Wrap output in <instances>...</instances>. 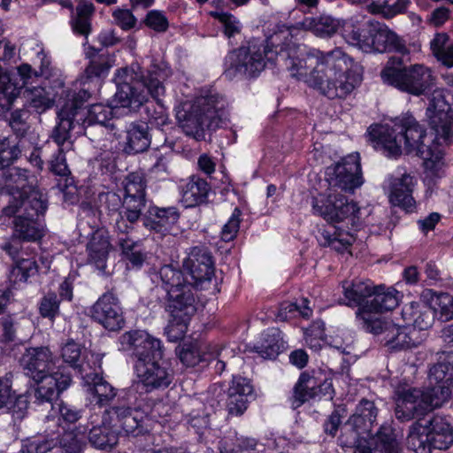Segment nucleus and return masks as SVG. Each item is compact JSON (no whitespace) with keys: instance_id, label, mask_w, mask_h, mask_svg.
I'll return each instance as SVG.
<instances>
[{"instance_id":"obj_1","label":"nucleus","mask_w":453,"mask_h":453,"mask_svg":"<svg viewBox=\"0 0 453 453\" xmlns=\"http://www.w3.org/2000/svg\"><path fill=\"white\" fill-rule=\"evenodd\" d=\"M393 126L372 125L367 130L369 140L376 150H382L388 157H396L402 153V147L407 154L416 152L424 160L425 180L434 184L445 174L443 152L438 147L423 144L426 131L409 114L397 117Z\"/></svg>"},{"instance_id":"obj_2","label":"nucleus","mask_w":453,"mask_h":453,"mask_svg":"<svg viewBox=\"0 0 453 453\" xmlns=\"http://www.w3.org/2000/svg\"><path fill=\"white\" fill-rule=\"evenodd\" d=\"M352 59L341 49L323 53L311 50L303 58H288L286 69L329 99L345 98L355 88L348 72Z\"/></svg>"},{"instance_id":"obj_3","label":"nucleus","mask_w":453,"mask_h":453,"mask_svg":"<svg viewBox=\"0 0 453 453\" xmlns=\"http://www.w3.org/2000/svg\"><path fill=\"white\" fill-rule=\"evenodd\" d=\"M166 76L165 70L157 65H151L145 72L137 63L121 68L115 74V99L120 107L136 111L148 103V96L150 95L157 101V106L146 105L148 121L152 126L162 127L169 122L168 114L159 99L165 94L163 81Z\"/></svg>"},{"instance_id":"obj_4","label":"nucleus","mask_w":453,"mask_h":453,"mask_svg":"<svg viewBox=\"0 0 453 453\" xmlns=\"http://www.w3.org/2000/svg\"><path fill=\"white\" fill-rule=\"evenodd\" d=\"M35 181L26 169L12 166L0 169V193L11 196L2 210V224L13 226H42L44 224L47 200Z\"/></svg>"},{"instance_id":"obj_5","label":"nucleus","mask_w":453,"mask_h":453,"mask_svg":"<svg viewBox=\"0 0 453 453\" xmlns=\"http://www.w3.org/2000/svg\"><path fill=\"white\" fill-rule=\"evenodd\" d=\"M325 179L328 184L327 195L312 199L314 213L328 222H341L344 219L351 218L353 225L359 208L357 203L349 202L343 195L338 194V191L352 193L363 184L358 157L349 155L327 166L325 171Z\"/></svg>"},{"instance_id":"obj_6","label":"nucleus","mask_w":453,"mask_h":453,"mask_svg":"<svg viewBox=\"0 0 453 453\" xmlns=\"http://www.w3.org/2000/svg\"><path fill=\"white\" fill-rule=\"evenodd\" d=\"M20 365L25 374L37 385L34 396L38 404L52 403L72 383V376L65 367L58 366L55 370L52 353L48 347L27 349Z\"/></svg>"},{"instance_id":"obj_7","label":"nucleus","mask_w":453,"mask_h":453,"mask_svg":"<svg viewBox=\"0 0 453 453\" xmlns=\"http://www.w3.org/2000/svg\"><path fill=\"white\" fill-rule=\"evenodd\" d=\"M286 53L273 50L268 41L250 40L246 45L230 51L225 58L224 74L228 79L241 77L251 79L257 77L265 68L267 63L275 62L286 67Z\"/></svg>"},{"instance_id":"obj_8","label":"nucleus","mask_w":453,"mask_h":453,"mask_svg":"<svg viewBox=\"0 0 453 453\" xmlns=\"http://www.w3.org/2000/svg\"><path fill=\"white\" fill-rule=\"evenodd\" d=\"M226 99L217 92L198 97L188 111H178L183 132L196 141L205 139L206 130H216L226 119Z\"/></svg>"},{"instance_id":"obj_9","label":"nucleus","mask_w":453,"mask_h":453,"mask_svg":"<svg viewBox=\"0 0 453 453\" xmlns=\"http://www.w3.org/2000/svg\"><path fill=\"white\" fill-rule=\"evenodd\" d=\"M402 64L401 58H390L380 73L384 83L415 96L435 90L436 77L431 68L421 64L403 67L395 66Z\"/></svg>"},{"instance_id":"obj_10","label":"nucleus","mask_w":453,"mask_h":453,"mask_svg":"<svg viewBox=\"0 0 453 453\" xmlns=\"http://www.w3.org/2000/svg\"><path fill=\"white\" fill-rule=\"evenodd\" d=\"M407 442L416 453L446 450L453 444V426L447 417L438 414L419 418L410 426Z\"/></svg>"},{"instance_id":"obj_11","label":"nucleus","mask_w":453,"mask_h":453,"mask_svg":"<svg viewBox=\"0 0 453 453\" xmlns=\"http://www.w3.org/2000/svg\"><path fill=\"white\" fill-rule=\"evenodd\" d=\"M109 414L115 426L121 428L126 435L142 436L151 430V420L148 412L142 408V399L132 388L110 408Z\"/></svg>"},{"instance_id":"obj_12","label":"nucleus","mask_w":453,"mask_h":453,"mask_svg":"<svg viewBox=\"0 0 453 453\" xmlns=\"http://www.w3.org/2000/svg\"><path fill=\"white\" fill-rule=\"evenodd\" d=\"M193 288L172 290L165 296V310L169 314L166 327L169 337L178 340L183 337L188 323L196 312V297Z\"/></svg>"},{"instance_id":"obj_13","label":"nucleus","mask_w":453,"mask_h":453,"mask_svg":"<svg viewBox=\"0 0 453 453\" xmlns=\"http://www.w3.org/2000/svg\"><path fill=\"white\" fill-rule=\"evenodd\" d=\"M119 349L129 352L134 358V368L164 357L162 342L143 330L125 332L119 336Z\"/></svg>"},{"instance_id":"obj_14","label":"nucleus","mask_w":453,"mask_h":453,"mask_svg":"<svg viewBox=\"0 0 453 453\" xmlns=\"http://www.w3.org/2000/svg\"><path fill=\"white\" fill-rule=\"evenodd\" d=\"M69 96L58 113V122L50 134V138L58 148H63L66 142H69L71 130L74 128L75 123L79 124L82 119V118H77L80 115V110L90 98L91 94L87 88H81Z\"/></svg>"},{"instance_id":"obj_15","label":"nucleus","mask_w":453,"mask_h":453,"mask_svg":"<svg viewBox=\"0 0 453 453\" xmlns=\"http://www.w3.org/2000/svg\"><path fill=\"white\" fill-rule=\"evenodd\" d=\"M430 127L435 132L440 144L453 142V110L446 101L442 90H434L426 110Z\"/></svg>"},{"instance_id":"obj_16","label":"nucleus","mask_w":453,"mask_h":453,"mask_svg":"<svg viewBox=\"0 0 453 453\" xmlns=\"http://www.w3.org/2000/svg\"><path fill=\"white\" fill-rule=\"evenodd\" d=\"M93 321L109 332H119L126 326L121 303L111 292L103 294L89 310Z\"/></svg>"},{"instance_id":"obj_17","label":"nucleus","mask_w":453,"mask_h":453,"mask_svg":"<svg viewBox=\"0 0 453 453\" xmlns=\"http://www.w3.org/2000/svg\"><path fill=\"white\" fill-rule=\"evenodd\" d=\"M400 293L394 288L376 286L370 300L357 311L358 325L371 323L375 319H382L380 313L395 309L399 303Z\"/></svg>"},{"instance_id":"obj_18","label":"nucleus","mask_w":453,"mask_h":453,"mask_svg":"<svg viewBox=\"0 0 453 453\" xmlns=\"http://www.w3.org/2000/svg\"><path fill=\"white\" fill-rule=\"evenodd\" d=\"M140 384L146 393L167 388L174 379L171 365L162 359L142 364L134 368Z\"/></svg>"},{"instance_id":"obj_19","label":"nucleus","mask_w":453,"mask_h":453,"mask_svg":"<svg viewBox=\"0 0 453 453\" xmlns=\"http://www.w3.org/2000/svg\"><path fill=\"white\" fill-rule=\"evenodd\" d=\"M395 415L400 422L422 418L427 411L423 391L417 388H398L395 392Z\"/></svg>"},{"instance_id":"obj_20","label":"nucleus","mask_w":453,"mask_h":453,"mask_svg":"<svg viewBox=\"0 0 453 453\" xmlns=\"http://www.w3.org/2000/svg\"><path fill=\"white\" fill-rule=\"evenodd\" d=\"M334 388L331 380L319 381L316 377L311 376L306 372H302L296 384L294 387L293 396L291 397V407L297 409L305 402L327 396L332 399L334 396Z\"/></svg>"},{"instance_id":"obj_21","label":"nucleus","mask_w":453,"mask_h":453,"mask_svg":"<svg viewBox=\"0 0 453 453\" xmlns=\"http://www.w3.org/2000/svg\"><path fill=\"white\" fill-rule=\"evenodd\" d=\"M184 269L191 277L192 287H200L211 281L214 275V262L211 252L203 247L192 248L188 257L183 261Z\"/></svg>"},{"instance_id":"obj_22","label":"nucleus","mask_w":453,"mask_h":453,"mask_svg":"<svg viewBox=\"0 0 453 453\" xmlns=\"http://www.w3.org/2000/svg\"><path fill=\"white\" fill-rule=\"evenodd\" d=\"M112 110L107 105L95 104L90 105L81 120L86 125L84 134L94 143L99 145L107 133L108 122L111 119Z\"/></svg>"},{"instance_id":"obj_23","label":"nucleus","mask_w":453,"mask_h":453,"mask_svg":"<svg viewBox=\"0 0 453 453\" xmlns=\"http://www.w3.org/2000/svg\"><path fill=\"white\" fill-rule=\"evenodd\" d=\"M253 386L241 376H234L227 389L226 408L229 415L242 416L248 408L249 398L252 396Z\"/></svg>"},{"instance_id":"obj_24","label":"nucleus","mask_w":453,"mask_h":453,"mask_svg":"<svg viewBox=\"0 0 453 453\" xmlns=\"http://www.w3.org/2000/svg\"><path fill=\"white\" fill-rule=\"evenodd\" d=\"M414 178L407 173L389 178V201L395 206H399L406 212L412 211L415 200L412 196Z\"/></svg>"},{"instance_id":"obj_25","label":"nucleus","mask_w":453,"mask_h":453,"mask_svg":"<svg viewBox=\"0 0 453 453\" xmlns=\"http://www.w3.org/2000/svg\"><path fill=\"white\" fill-rule=\"evenodd\" d=\"M433 371L434 365L430 368L428 373L429 387L426 390H422L428 411L441 407L449 399L452 393L451 386L453 385V378H449L448 374H445V377L434 376Z\"/></svg>"},{"instance_id":"obj_26","label":"nucleus","mask_w":453,"mask_h":453,"mask_svg":"<svg viewBox=\"0 0 453 453\" xmlns=\"http://www.w3.org/2000/svg\"><path fill=\"white\" fill-rule=\"evenodd\" d=\"M372 50L378 52L395 51L403 56L409 54L404 42L387 26L377 23L373 26Z\"/></svg>"},{"instance_id":"obj_27","label":"nucleus","mask_w":453,"mask_h":453,"mask_svg":"<svg viewBox=\"0 0 453 453\" xmlns=\"http://www.w3.org/2000/svg\"><path fill=\"white\" fill-rule=\"evenodd\" d=\"M435 313L430 305L420 302H411L406 304L402 311L403 320L411 325L416 330H426L430 328L434 322Z\"/></svg>"},{"instance_id":"obj_28","label":"nucleus","mask_w":453,"mask_h":453,"mask_svg":"<svg viewBox=\"0 0 453 453\" xmlns=\"http://www.w3.org/2000/svg\"><path fill=\"white\" fill-rule=\"evenodd\" d=\"M182 202L186 207H195L203 203L211 187L209 183L198 175H191L180 186Z\"/></svg>"},{"instance_id":"obj_29","label":"nucleus","mask_w":453,"mask_h":453,"mask_svg":"<svg viewBox=\"0 0 453 453\" xmlns=\"http://www.w3.org/2000/svg\"><path fill=\"white\" fill-rule=\"evenodd\" d=\"M379 409L373 401L362 398L357 404L354 412L349 416V425L365 434H370L376 423Z\"/></svg>"},{"instance_id":"obj_30","label":"nucleus","mask_w":453,"mask_h":453,"mask_svg":"<svg viewBox=\"0 0 453 453\" xmlns=\"http://www.w3.org/2000/svg\"><path fill=\"white\" fill-rule=\"evenodd\" d=\"M370 444L375 453H401L402 445L395 429L388 424H382L376 433L370 436Z\"/></svg>"},{"instance_id":"obj_31","label":"nucleus","mask_w":453,"mask_h":453,"mask_svg":"<svg viewBox=\"0 0 453 453\" xmlns=\"http://www.w3.org/2000/svg\"><path fill=\"white\" fill-rule=\"evenodd\" d=\"M30 139L4 137L0 141V169L11 167L31 148Z\"/></svg>"},{"instance_id":"obj_32","label":"nucleus","mask_w":453,"mask_h":453,"mask_svg":"<svg viewBox=\"0 0 453 453\" xmlns=\"http://www.w3.org/2000/svg\"><path fill=\"white\" fill-rule=\"evenodd\" d=\"M151 143L149 127L146 123H131L127 130L124 151L127 154H137L145 151Z\"/></svg>"},{"instance_id":"obj_33","label":"nucleus","mask_w":453,"mask_h":453,"mask_svg":"<svg viewBox=\"0 0 453 453\" xmlns=\"http://www.w3.org/2000/svg\"><path fill=\"white\" fill-rule=\"evenodd\" d=\"M317 239L321 246L331 247L338 252L345 251L356 240L354 234L343 228H319Z\"/></svg>"},{"instance_id":"obj_34","label":"nucleus","mask_w":453,"mask_h":453,"mask_svg":"<svg viewBox=\"0 0 453 453\" xmlns=\"http://www.w3.org/2000/svg\"><path fill=\"white\" fill-rule=\"evenodd\" d=\"M54 442L58 453H84L88 446L85 434L77 427L65 430L54 439Z\"/></svg>"},{"instance_id":"obj_35","label":"nucleus","mask_w":453,"mask_h":453,"mask_svg":"<svg viewBox=\"0 0 453 453\" xmlns=\"http://www.w3.org/2000/svg\"><path fill=\"white\" fill-rule=\"evenodd\" d=\"M298 26L304 30L311 31L317 36L331 37L340 27V21L329 15H320L305 18Z\"/></svg>"},{"instance_id":"obj_36","label":"nucleus","mask_w":453,"mask_h":453,"mask_svg":"<svg viewBox=\"0 0 453 453\" xmlns=\"http://www.w3.org/2000/svg\"><path fill=\"white\" fill-rule=\"evenodd\" d=\"M255 349L264 358L275 359L285 349L281 331L277 327L268 328L264 333L261 345Z\"/></svg>"},{"instance_id":"obj_37","label":"nucleus","mask_w":453,"mask_h":453,"mask_svg":"<svg viewBox=\"0 0 453 453\" xmlns=\"http://www.w3.org/2000/svg\"><path fill=\"white\" fill-rule=\"evenodd\" d=\"M376 286L370 280H354L343 284V294L349 301V305L362 307L372 296Z\"/></svg>"},{"instance_id":"obj_38","label":"nucleus","mask_w":453,"mask_h":453,"mask_svg":"<svg viewBox=\"0 0 453 453\" xmlns=\"http://www.w3.org/2000/svg\"><path fill=\"white\" fill-rule=\"evenodd\" d=\"M158 277L161 280L162 287L170 295L172 290H180L193 288L191 281H188L183 272L174 268L172 265L162 266L158 272Z\"/></svg>"},{"instance_id":"obj_39","label":"nucleus","mask_w":453,"mask_h":453,"mask_svg":"<svg viewBox=\"0 0 453 453\" xmlns=\"http://www.w3.org/2000/svg\"><path fill=\"white\" fill-rule=\"evenodd\" d=\"M219 443L221 453H242L254 450L257 441L255 438L239 434L235 430H231Z\"/></svg>"},{"instance_id":"obj_40","label":"nucleus","mask_w":453,"mask_h":453,"mask_svg":"<svg viewBox=\"0 0 453 453\" xmlns=\"http://www.w3.org/2000/svg\"><path fill=\"white\" fill-rule=\"evenodd\" d=\"M90 445L102 450H111L117 445L119 435L115 430L108 425L94 426L90 429L87 438Z\"/></svg>"},{"instance_id":"obj_41","label":"nucleus","mask_w":453,"mask_h":453,"mask_svg":"<svg viewBox=\"0 0 453 453\" xmlns=\"http://www.w3.org/2000/svg\"><path fill=\"white\" fill-rule=\"evenodd\" d=\"M362 329L378 336L380 342L392 350L395 324L391 320L375 319L371 323L359 325Z\"/></svg>"},{"instance_id":"obj_42","label":"nucleus","mask_w":453,"mask_h":453,"mask_svg":"<svg viewBox=\"0 0 453 453\" xmlns=\"http://www.w3.org/2000/svg\"><path fill=\"white\" fill-rule=\"evenodd\" d=\"M433 55L442 65L453 67V43L446 33H437L430 42Z\"/></svg>"},{"instance_id":"obj_43","label":"nucleus","mask_w":453,"mask_h":453,"mask_svg":"<svg viewBox=\"0 0 453 453\" xmlns=\"http://www.w3.org/2000/svg\"><path fill=\"white\" fill-rule=\"evenodd\" d=\"M95 12L93 4L81 2L76 7V15L72 19L73 30L81 35L88 36L91 32L90 19Z\"/></svg>"},{"instance_id":"obj_44","label":"nucleus","mask_w":453,"mask_h":453,"mask_svg":"<svg viewBox=\"0 0 453 453\" xmlns=\"http://www.w3.org/2000/svg\"><path fill=\"white\" fill-rule=\"evenodd\" d=\"M430 304L439 319L443 321L453 319V296L445 292L428 290Z\"/></svg>"},{"instance_id":"obj_45","label":"nucleus","mask_w":453,"mask_h":453,"mask_svg":"<svg viewBox=\"0 0 453 453\" xmlns=\"http://www.w3.org/2000/svg\"><path fill=\"white\" fill-rule=\"evenodd\" d=\"M88 391L96 399V403L103 406L107 404L116 395L115 388L103 377L95 374L92 381H87Z\"/></svg>"},{"instance_id":"obj_46","label":"nucleus","mask_w":453,"mask_h":453,"mask_svg":"<svg viewBox=\"0 0 453 453\" xmlns=\"http://www.w3.org/2000/svg\"><path fill=\"white\" fill-rule=\"evenodd\" d=\"M145 203V196H124L119 215L130 224H134L140 219Z\"/></svg>"},{"instance_id":"obj_47","label":"nucleus","mask_w":453,"mask_h":453,"mask_svg":"<svg viewBox=\"0 0 453 453\" xmlns=\"http://www.w3.org/2000/svg\"><path fill=\"white\" fill-rule=\"evenodd\" d=\"M63 362L81 374L84 357L80 344L73 339L68 340L61 348Z\"/></svg>"},{"instance_id":"obj_48","label":"nucleus","mask_w":453,"mask_h":453,"mask_svg":"<svg viewBox=\"0 0 453 453\" xmlns=\"http://www.w3.org/2000/svg\"><path fill=\"white\" fill-rule=\"evenodd\" d=\"M411 4V0H396L389 4L388 0H378L369 5V11L372 13L382 14L387 19H391L398 14L406 12Z\"/></svg>"},{"instance_id":"obj_49","label":"nucleus","mask_w":453,"mask_h":453,"mask_svg":"<svg viewBox=\"0 0 453 453\" xmlns=\"http://www.w3.org/2000/svg\"><path fill=\"white\" fill-rule=\"evenodd\" d=\"M88 58L90 61L84 72L85 81H82L84 86L94 78H100L107 74L111 67L108 57L104 54H88Z\"/></svg>"},{"instance_id":"obj_50","label":"nucleus","mask_w":453,"mask_h":453,"mask_svg":"<svg viewBox=\"0 0 453 453\" xmlns=\"http://www.w3.org/2000/svg\"><path fill=\"white\" fill-rule=\"evenodd\" d=\"M180 217L174 207H150L148 211V219L157 226H171L177 222Z\"/></svg>"},{"instance_id":"obj_51","label":"nucleus","mask_w":453,"mask_h":453,"mask_svg":"<svg viewBox=\"0 0 453 453\" xmlns=\"http://www.w3.org/2000/svg\"><path fill=\"white\" fill-rule=\"evenodd\" d=\"M176 355L180 361L186 367H195L204 364L208 360L207 354H202L196 346L192 344L179 345L175 349Z\"/></svg>"},{"instance_id":"obj_52","label":"nucleus","mask_w":453,"mask_h":453,"mask_svg":"<svg viewBox=\"0 0 453 453\" xmlns=\"http://www.w3.org/2000/svg\"><path fill=\"white\" fill-rule=\"evenodd\" d=\"M50 171L61 178H64V187L67 188L73 183V179L70 177L71 171L67 165L64 148H58L57 151L53 154L49 162Z\"/></svg>"},{"instance_id":"obj_53","label":"nucleus","mask_w":453,"mask_h":453,"mask_svg":"<svg viewBox=\"0 0 453 453\" xmlns=\"http://www.w3.org/2000/svg\"><path fill=\"white\" fill-rule=\"evenodd\" d=\"M11 406L8 407L9 413L12 416V426L15 433L21 431V422L27 415L29 401L27 395H19L13 402L11 401Z\"/></svg>"},{"instance_id":"obj_54","label":"nucleus","mask_w":453,"mask_h":453,"mask_svg":"<svg viewBox=\"0 0 453 453\" xmlns=\"http://www.w3.org/2000/svg\"><path fill=\"white\" fill-rule=\"evenodd\" d=\"M55 448L53 438L37 435L22 441L21 453H47Z\"/></svg>"},{"instance_id":"obj_55","label":"nucleus","mask_w":453,"mask_h":453,"mask_svg":"<svg viewBox=\"0 0 453 453\" xmlns=\"http://www.w3.org/2000/svg\"><path fill=\"white\" fill-rule=\"evenodd\" d=\"M27 117L28 111L26 110H16L11 113L9 124L15 134L13 138H17V140L21 138L31 140V137L27 135L29 129V125L26 121Z\"/></svg>"},{"instance_id":"obj_56","label":"nucleus","mask_w":453,"mask_h":453,"mask_svg":"<svg viewBox=\"0 0 453 453\" xmlns=\"http://www.w3.org/2000/svg\"><path fill=\"white\" fill-rule=\"evenodd\" d=\"M59 304L60 300L57 294L50 292L41 299L39 303V313L42 318L49 319L53 322L60 313Z\"/></svg>"},{"instance_id":"obj_57","label":"nucleus","mask_w":453,"mask_h":453,"mask_svg":"<svg viewBox=\"0 0 453 453\" xmlns=\"http://www.w3.org/2000/svg\"><path fill=\"white\" fill-rule=\"evenodd\" d=\"M146 180L143 173L133 172L124 180V196H146Z\"/></svg>"},{"instance_id":"obj_58","label":"nucleus","mask_w":453,"mask_h":453,"mask_svg":"<svg viewBox=\"0 0 453 453\" xmlns=\"http://www.w3.org/2000/svg\"><path fill=\"white\" fill-rule=\"evenodd\" d=\"M349 419L344 423L338 437V445L342 449H350L357 446L360 441V437L365 434L352 425H349Z\"/></svg>"},{"instance_id":"obj_59","label":"nucleus","mask_w":453,"mask_h":453,"mask_svg":"<svg viewBox=\"0 0 453 453\" xmlns=\"http://www.w3.org/2000/svg\"><path fill=\"white\" fill-rule=\"evenodd\" d=\"M402 330L398 335V339L393 347L392 351L408 349L417 347L418 343L414 335L417 332L410 325L401 326Z\"/></svg>"},{"instance_id":"obj_60","label":"nucleus","mask_w":453,"mask_h":453,"mask_svg":"<svg viewBox=\"0 0 453 453\" xmlns=\"http://www.w3.org/2000/svg\"><path fill=\"white\" fill-rule=\"evenodd\" d=\"M106 228H96L87 244V250H111Z\"/></svg>"},{"instance_id":"obj_61","label":"nucleus","mask_w":453,"mask_h":453,"mask_svg":"<svg viewBox=\"0 0 453 453\" xmlns=\"http://www.w3.org/2000/svg\"><path fill=\"white\" fill-rule=\"evenodd\" d=\"M347 413L343 405H338L332 413L326 418L323 424L324 432L331 436H335L341 424L342 418Z\"/></svg>"},{"instance_id":"obj_62","label":"nucleus","mask_w":453,"mask_h":453,"mask_svg":"<svg viewBox=\"0 0 453 453\" xmlns=\"http://www.w3.org/2000/svg\"><path fill=\"white\" fill-rule=\"evenodd\" d=\"M144 24L157 33L165 32L169 27V22L165 15L163 12L157 10H152L147 13L144 19Z\"/></svg>"},{"instance_id":"obj_63","label":"nucleus","mask_w":453,"mask_h":453,"mask_svg":"<svg viewBox=\"0 0 453 453\" xmlns=\"http://www.w3.org/2000/svg\"><path fill=\"white\" fill-rule=\"evenodd\" d=\"M37 271L35 263L28 259H23L12 269V273L15 280L27 281V279Z\"/></svg>"},{"instance_id":"obj_64","label":"nucleus","mask_w":453,"mask_h":453,"mask_svg":"<svg viewBox=\"0 0 453 453\" xmlns=\"http://www.w3.org/2000/svg\"><path fill=\"white\" fill-rule=\"evenodd\" d=\"M115 23L123 30H130L136 25L137 19L131 11L127 9H117L112 12Z\"/></svg>"}]
</instances>
